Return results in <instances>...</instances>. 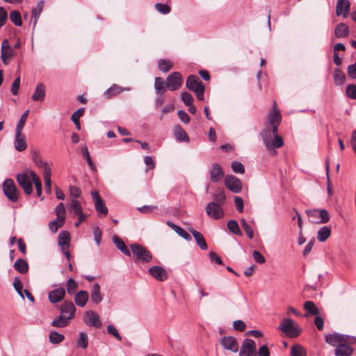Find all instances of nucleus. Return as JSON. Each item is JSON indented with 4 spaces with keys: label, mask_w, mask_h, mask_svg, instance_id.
<instances>
[{
    "label": "nucleus",
    "mask_w": 356,
    "mask_h": 356,
    "mask_svg": "<svg viewBox=\"0 0 356 356\" xmlns=\"http://www.w3.org/2000/svg\"><path fill=\"white\" fill-rule=\"evenodd\" d=\"M175 137L179 141H189V138L186 132L179 125L176 126L175 128Z\"/></svg>",
    "instance_id": "33"
},
{
    "label": "nucleus",
    "mask_w": 356,
    "mask_h": 356,
    "mask_svg": "<svg viewBox=\"0 0 356 356\" xmlns=\"http://www.w3.org/2000/svg\"><path fill=\"white\" fill-rule=\"evenodd\" d=\"M64 222H65V218H58V217H56V218L54 220L51 221L49 223V229L53 232L55 233L58 231V229L59 227H60L63 225Z\"/></svg>",
    "instance_id": "39"
},
{
    "label": "nucleus",
    "mask_w": 356,
    "mask_h": 356,
    "mask_svg": "<svg viewBox=\"0 0 356 356\" xmlns=\"http://www.w3.org/2000/svg\"><path fill=\"white\" fill-rule=\"evenodd\" d=\"M71 207L73 212L79 217L80 220L83 221L86 216H84L82 213L80 202L78 200H72Z\"/></svg>",
    "instance_id": "37"
},
{
    "label": "nucleus",
    "mask_w": 356,
    "mask_h": 356,
    "mask_svg": "<svg viewBox=\"0 0 356 356\" xmlns=\"http://www.w3.org/2000/svg\"><path fill=\"white\" fill-rule=\"evenodd\" d=\"M231 167L235 173L243 174L245 172L244 165L241 162L234 161L232 163Z\"/></svg>",
    "instance_id": "53"
},
{
    "label": "nucleus",
    "mask_w": 356,
    "mask_h": 356,
    "mask_svg": "<svg viewBox=\"0 0 356 356\" xmlns=\"http://www.w3.org/2000/svg\"><path fill=\"white\" fill-rule=\"evenodd\" d=\"M291 356H306L305 349L300 345H294L291 348Z\"/></svg>",
    "instance_id": "43"
},
{
    "label": "nucleus",
    "mask_w": 356,
    "mask_h": 356,
    "mask_svg": "<svg viewBox=\"0 0 356 356\" xmlns=\"http://www.w3.org/2000/svg\"><path fill=\"white\" fill-rule=\"evenodd\" d=\"M90 195L97 216L100 218L105 217L108 213L105 201L97 191L90 192Z\"/></svg>",
    "instance_id": "3"
},
{
    "label": "nucleus",
    "mask_w": 356,
    "mask_h": 356,
    "mask_svg": "<svg viewBox=\"0 0 356 356\" xmlns=\"http://www.w3.org/2000/svg\"><path fill=\"white\" fill-rule=\"evenodd\" d=\"M33 161L39 168H43V172H46V170L47 169L49 172H51V168L48 163L44 161L38 154H35L33 156Z\"/></svg>",
    "instance_id": "47"
},
{
    "label": "nucleus",
    "mask_w": 356,
    "mask_h": 356,
    "mask_svg": "<svg viewBox=\"0 0 356 356\" xmlns=\"http://www.w3.org/2000/svg\"><path fill=\"white\" fill-rule=\"evenodd\" d=\"M214 199L217 201V203L222 204L225 200V195L223 191L218 189L214 195Z\"/></svg>",
    "instance_id": "60"
},
{
    "label": "nucleus",
    "mask_w": 356,
    "mask_h": 356,
    "mask_svg": "<svg viewBox=\"0 0 356 356\" xmlns=\"http://www.w3.org/2000/svg\"><path fill=\"white\" fill-rule=\"evenodd\" d=\"M167 87V81L165 82L164 79L161 77H156L154 82V88L158 95H163Z\"/></svg>",
    "instance_id": "30"
},
{
    "label": "nucleus",
    "mask_w": 356,
    "mask_h": 356,
    "mask_svg": "<svg viewBox=\"0 0 356 356\" xmlns=\"http://www.w3.org/2000/svg\"><path fill=\"white\" fill-rule=\"evenodd\" d=\"M10 19L15 26H20L22 24L21 15L17 10H13L10 13Z\"/></svg>",
    "instance_id": "45"
},
{
    "label": "nucleus",
    "mask_w": 356,
    "mask_h": 356,
    "mask_svg": "<svg viewBox=\"0 0 356 356\" xmlns=\"http://www.w3.org/2000/svg\"><path fill=\"white\" fill-rule=\"evenodd\" d=\"M282 115L280 111H271L268 115V122L272 129H274V132L276 134V130L281 122Z\"/></svg>",
    "instance_id": "17"
},
{
    "label": "nucleus",
    "mask_w": 356,
    "mask_h": 356,
    "mask_svg": "<svg viewBox=\"0 0 356 356\" xmlns=\"http://www.w3.org/2000/svg\"><path fill=\"white\" fill-rule=\"evenodd\" d=\"M43 7H44V1H40L37 3L36 8L32 9V17H33L35 18L34 24H36V21H37L38 18L39 17L42 9H43Z\"/></svg>",
    "instance_id": "50"
},
{
    "label": "nucleus",
    "mask_w": 356,
    "mask_h": 356,
    "mask_svg": "<svg viewBox=\"0 0 356 356\" xmlns=\"http://www.w3.org/2000/svg\"><path fill=\"white\" fill-rule=\"evenodd\" d=\"M90 298L93 303L98 304L102 300V296L100 293V286L99 284L95 283L90 293Z\"/></svg>",
    "instance_id": "27"
},
{
    "label": "nucleus",
    "mask_w": 356,
    "mask_h": 356,
    "mask_svg": "<svg viewBox=\"0 0 356 356\" xmlns=\"http://www.w3.org/2000/svg\"><path fill=\"white\" fill-rule=\"evenodd\" d=\"M14 268L19 273L24 274L29 270V265L23 259H18L14 264Z\"/></svg>",
    "instance_id": "32"
},
{
    "label": "nucleus",
    "mask_w": 356,
    "mask_h": 356,
    "mask_svg": "<svg viewBox=\"0 0 356 356\" xmlns=\"http://www.w3.org/2000/svg\"><path fill=\"white\" fill-rule=\"evenodd\" d=\"M334 34L336 37L339 38H346L349 35V29L345 24L340 23L337 25Z\"/></svg>",
    "instance_id": "29"
},
{
    "label": "nucleus",
    "mask_w": 356,
    "mask_h": 356,
    "mask_svg": "<svg viewBox=\"0 0 356 356\" xmlns=\"http://www.w3.org/2000/svg\"><path fill=\"white\" fill-rule=\"evenodd\" d=\"M144 163L146 165V170H152L155 168V163L150 156H145L144 157Z\"/></svg>",
    "instance_id": "63"
},
{
    "label": "nucleus",
    "mask_w": 356,
    "mask_h": 356,
    "mask_svg": "<svg viewBox=\"0 0 356 356\" xmlns=\"http://www.w3.org/2000/svg\"><path fill=\"white\" fill-rule=\"evenodd\" d=\"M51 172L49 170H46V172H43L44 180V188L47 193H51Z\"/></svg>",
    "instance_id": "44"
},
{
    "label": "nucleus",
    "mask_w": 356,
    "mask_h": 356,
    "mask_svg": "<svg viewBox=\"0 0 356 356\" xmlns=\"http://www.w3.org/2000/svg\"><path fill=\"white\" fill-rule=\"evenodd\" d=\"M199 86H204L199 77L195 75H191L186 80V87L191 91L195 92Z\"/></svg>",
    "instance_id": "23"
},
{
    "label": "nucleus",
    "mask_w": 356,
    "mask_h": 356,
    "mask_svg": "<svg viewBox=\"0 0 356 356\" xmlns=\"http://www.w3.org/2000/svg\"><path fill=\"white\" fill-rule=\"evenodd\" d=\"M167 225L172 228L179 236L184 238L186 241H191V237L190 234L183 228L180 227L179 226L174 224L171 221H168Z\"/></svg>",
    "instance_id": "25"
},
{
    "label": "nucleus",
    "mask_w": 356,
    "mask_h": 356,
    "mask_svg": "<svg viewBox=\"0 0 356 356\" xmlns=\"http://www.w3.org/2000/svg\"><path fill=\"white\" fill-rule=\"evenodd\" d=\"M113 242L117 247L118 250H120L123 254L127 256H131V252L125 245L124 241L119 238L118 236L114 235L113 236Z\"/></svg>",
    "instance_id": "28"
},
{
    "label": "nucleus",
    "mask_w": 356,
    "mask_h": 356,
    "mask_svg": "<svg viewBox=\"0 0 356 356\" xmlns=\"http://www.w3.org/2000/svg\"><path fill=\"white\" fill-rule=\"evenodd\" d=\"M66 287L68 293L72 294L76 291L78 285L74 280L71 278L67 281Z\"/></svg>",
    "instance_id": "56"
},
{
    "label": "nucleus",
    "mask_w": 356,
    "mask_h": 356,
    "mask_svg": "<svg viewBox=\"0 0 356 356\" xmlns=\"http://www.w3.org/2000/svg\"><path fill=\"white\" fill-rule=\"evenodd\" d=\"M318 212H319V221H320V223H326L329 221L330 220V215H329V213L328 211L326 210V209H318Z\"/></svg>",
    "instance_id": "57"
},
{
    "label": "nucleus",
    "mask_w": 356,
    "mask_h": 356,
    "mask_svg": "<svg viewBox=\"0 0 356 356\" xmlns=\"http://www.w3.org/2000/svg\"><path fill=\"white\" fill-rule=\"evenodd\" d=\"M304 309L307 312V314L317 316L320 314V309L312 301H306L304 304Z\"/></svg>",
    "instance_id": "35"
},
{
    "label": "nucleus",
    "mask_w": 356,
    "mask_h": 356,
    "mask_svg": "<svg viewBox=\"0 0 356 356\" xmlns=\"http://www.w3.org/2000/svg\"><path fill=\"white\" fill-rule=\"evenodd\" d=\"M331 234V229L327 226H323L319 229L317 233V239L320 242L326 241Z\"/></svg>",
    "instance_id": "34"
},
{
    "label": "nucleus",
    "mask_w": 356,
    "mask_h": 356,
    "mask_svg": "<svg viewBox=\"0 0 356 356\" xmlns=\"http://www.w3.org/2000/svg\"><path fill=\"white\" fill-rule=\"evenodd\" d=\"M224 182L226 187L234 193H238L242 190L241 181L234 176H226Z\"/></svg>",
    "instance_id": "10"
},
{
    "label": "nucleus",
    "mask_w": 356,
    "mask_h": 356,
    "mask_svg": "<svg viewBox=\"0 0 356 356\" xmlns=\"http://www.w3.org/2000/svg\"><path fill=\"white\" fill-rule=\"evenodd\" d=\"M325 341L332 346L337 347L339 343H342L343 342L355 343L356 339L354 337L348 335L333 333L325 336Z\"/></svg>",
    "instance_id": "6"
},
{
    "label": "nucleus",
    "mask_w": 356,
    "mask_h": 356,
    "mask_svg": "<svg viewBox=\"0 0 356 356\" xmlns=\"http://www.w3.org/2000/svg\"><path fill=\"white\" fill-rule=\"evenodd\" d=\"M122 91H123V89L121 87H119L116 85H113L110 88H108L105 92V95L109 98V97H111L113 96L120 94Z\"/></svg>",
    "instance_id": "48"
},
{
    "label": "nucleus",
    "mask_w": 356,
    "mask_h": 356,
    "mask_svg": "<svg viewBox=\"0 0 356 356\" xmlns=\"http://www.w3.org/2000/svg\"><path fill=\"white\" fill-rule=\"evenodd\" d=\"M88 345V335L85 332H81L76 342L77 348L86 349Z\"/></svg>",
    "instance_id": "42"
},
{
    "label": "nucleus",
    "mask_w": 356,
    "mask_h": 356,
    "mask_svg": "<svg viewBox=\"0 0 356 356\" xmlns=\"http://www.w3.org/2000/svg\"><path fill=\"white\" fill-rule=\"evenodd\" d=\"M209 174L211 180L213 182L220 181L224 176L222 168L217 163L213 164Z\"/></svg>",
    "instance_id": "19"
},
{
    "label": "nucleus",
    "mask_w": 356,
    "mask_h": 356,
    "mask_svg": "<svg viewBox=\"0 0 356 356\" xmlns=\"http://www.w3.org/2000/svg\"><path fill=\"white\" fill-rule=\"evenodd\" d=\"M306 213L307 214L309 220L312 223H316V224L320 223L318 209L307 210V211H306Z\"/></svg>",
    "instance_id": "46"
},
{
    "label": "nucleus",
    "mask_w": 356,
    "mask_h": 356,
    "mask_svg": "<svg viewBox=\"0 0 356 356\" xmlns=\"http://www.w3.org/2000/svg\"><path fill=\"white\" fill-rule=\"evenodd\" d=\"M14 145L16 150L19 152L24 151L27 147L26 137L22 131H15V138Z\"/></svg>",
    "instance_id": "16"
},
{
    "label": "nucleus",
    "mask_w": 356,
    "mask_h": 356,
    "mask_svg": "<svg viewBox=\"0 0 356 356\" xmlns=\"http://www.w3.org/2000/svg\"><path fill=\"white\" fill-rule=\"evenodd\" d=\"M29 113V110H27L22 115V116L16 126L15 131H22L23 128L25 125L26 121L27 120Z\"/></svg>",
    "instance_id": "51"
},
{
    "label": "nucleus",
    "mask_w": 356,
    "mask_h": 356,
    "mask_svg": "<svg viewBox=\"0 0 356 356\" xmlns=\"http://www.w3.org/2000/svg\"><path fill=\"white\" fill-rule=\"evenodd\" d=\"M131 252L136 259L142 262H149L152 258L150 252L145 247L139 244L131 245Z\"/></svg>",
    "instance_id": "4"
},
{
    "label": "nucleus",
    "mask_w": 356,
    "mask_h": 356,
    "mask_svg": "<svg viewBox=\"0 0 356 356\" xmlns=\"http://www.w3.org/2000/svg\"><path fill=\"white\" fill-rule=\"evenodd\" d=\"M346 92L347 96L353 99H356V85L349 84L346 86Z\"/></svg>",
    "instance_id": "54"
},
{
    "label": "nucleus",
    "mask_w": 356,
    "mask_h": 356,
    "mask_svg": "<svg viewBox=\"0 0 356 356\" xmlns=\"http://www.w3.org/2000/svg\"><path fill=\"white\" fill-rule=\"evenodd\" d=\"M188 230L193 234L200 248L202 250H207L208 245L202 234L194 229H189Z\"/></svg>",
    "instance_id": "22"
},
{
    "label": "nucleus",
    "mask_w": 356,
    "mask_h": 356,
    "mask_svg": "<svg viewBox=\"0 0 356 356\" xmlns=\"http://www.w3.org/2000/svg\"><path fill=\"white\" fill-rule=\"evenodd\" d=\"M60 314H65L70 319L74 318L76 308L71 301H65L60 308Z\"/></svg>",
    "instance_id": "20"
},
{
    "label": "nucleus",
    "mask_w": 356,
    "mask_h": 356,
    "mask_svg": "<svg viewBox=\"0 0 356 356\" xmlns=\"http://www.w3.org/2000/svg\"><path fill=\"white\" fill-rule=\"evenodd\" d=\"M227 227L230 232L237 235H241V232L238 227L237 222L234 220H231L227 222Z\"/></svg>",
    "instance_id": "49"
},
{
    "label": "nucleus",
    "mask_w": 356,
    "mask_h": 356,
    "mask_svg": "<svg viewBox=\"0 0 356 356\" xmlns=\"http://www.w3.org/2000/svg\"><path fill=\"white\" fill-rule=\"evenodd\" d=\"M16 178L19 185L22 187L24 192L28 195L32 194L33 188L30 171L29 172L18 174Z\"/></svg>",
    "instance_id": "7"
},
{
    "label": "nucleus",
    "mask_w": 356,
    "mask_h": 356,
    "mask_svg": "<svg viewBox=\"0 0 356 356\" xmlns=\"http://www.w3.org/2000/svg\"><path fill=\"white\" fill-rule=\"evenodd\" d=\"M65 339L63 334H60L55 331H51L49 333V341L53 344H58Z\"/></svg>",
    "instance_id": "40"
},
{
    "label": "nucleus",
    "mask_w": 356,
    "mask_h": 356,
    "mask_svg": "<svg viewBox=\"0 0 356 356\" xmlns=\"http://www.w3.org/2000/svg\"><path fill=\"white\" fill-rule=\"evenodd\" d=\"M30 175L35 184L36 190L42 189V182L37 174L33 171H30Z\"/></svg>",
    "instance_id": "58"
},
{
    "label": "nucleus",
    "mask_w": 356,
    "mask_h": 356,
    "mask_svg": "<svg viewBox=\"0 0 356 356\" xmlns=\"http://www.w3.org/2000/svg\"><path fill=\"white\" fill-rule=\"evenodd\" d=\"M346 76L344 73L339 69H336L334 72V81L337 85H342L344 83Z\"/></svg>",
    "instance_id": "41"
},
{
    "label": "nucleus",
    "mask_w": 356,
    "mask_h": 356,
    "mask_svg": "<svg viewBox=\"0 0 356 356\" xmlns=\"http://www.w3.org/2000/svg\"><path fill=\"white\" fill-rule=\"evenodd\" d=\"M3 190L5 195L10 201L16 202L19 200V191L13 179H8L4 181Z\"/></svg>",
    "instance_id": "5"
},
{
    "label": "nucleus",
    "mask_w": 356,
    "mask_h": 356,
    "mask_svg": "<svg viewBox=\"0 0 356 356\" xmlns=\"http://www.w3.org/2000/svg\"><path fill=\"white\" fill-rule=\"evenodd\" d=\"M45 95V86L42 83H40L36 86L31 99L33 101L42 102L44 100Z\"/></svg>",
    "instance_id": "21"
},
{
    "label": "nucleus",
    "mask_w": 356,
    "mask_h": 356,
    "mask_svg": "<svg viewBox=\"0 0 356 356\" xmlns=\"http://www.w3.org/2000/svg\"><path fill=\"white\" fill-rule=\"evenodd\" d=\"M255 350V342L251 339H245L241 347L239 356H252Z\"/></svg>",
    "instance_id": "11"
},
{
    "label": "nucleus",
    "mask_w": 356,
    "mask_h": 356,
    "mask_svg": "<svg viewBox=\"0 0 356 356\" xmlns=\"http://www.w3.org/2000/svg\"><path fill=\"white\" fill-rule=\"evenodd\" d=\"M1 53V58L2 62L5 65H8V59L15 55V51L11 49L9 42L7 39H5L2 41Z\"/></svg>",
    "instance_id": "13"
},
{
    "label": "nucleus",
    "mask_w": 356,
    "mask_h": 356,
    "mask_svg": "<svg viewBox=\"0 0 356 356\" xmlns=\"http://www.w3.org/2000/svg\"><path fill=\"white\" fill-rule=\"evenodd\" d=\"M107 331L109 334L115 337L118 340L122 341V337L119 334L118 330L113 325H108L107 327Z\"/></svg>",
    "instance_id": "61"
},
{
    "label": "nucleus",
    "mask_w": 356,
    "mask_h": 356,
    "mask_svg": "<svg viewBox=\"0 0 356 356\" xmlns=\"http://www.w3.org/2000/svg\"><path fill=\"white\" fill-rule=\"evenodd\" d=\"M207 214L213 219H221L224 216V211L221 204L216 202H211L207 204L205 207Z\"/></svg>",
    "instance_id": "8"
},
{
    "label": "nucleus",
    "mask_w": 356,
    "mask_h": 356,
    "mask_svg": "<svg viewBox=\"0 0 356 356\" xmlns=\"http://www.w3.org/2000/svg\"><path fill=\"white\" fill-rule=\"evenodd\" d=\"M70 320L65 314H60L54 319L51 325L55 327H65L69 325Z\"/></svg>",
    "instance_id": "26"
},
{
    "label": "nucleus",
    "mask_w": 356,
    "mask_h": 356,
    "mask_svg": "<svg viewBox=\"0 0 356 356\" xmlns=\"http://www.w3.org/2000/svg\"><path fill=\"white\" fill-rule=\"evenodd\" d=\"M220 343L225 350H230L233 353H237L238 351L239 346L236 339L234 337H223L221 338Z\"/></svg>",
    "instance_id": "12"
},
{
    "label": "nucleus",
    "mask_w": 356,
    "mask_h": 356,
    "mask_svg": "<svg viewBox=\"0 0 356 356\" xmlns=\"http://www.w3.org/2000/svg\"><path fill=\"white\" fill-rule=\"evenodd\" d=\"M173 67V62L168 59H161L159 61V68L161 72H168Z\"/></svg>",
    "instance_id": "38"
},
{
    "label": "nucleus",
    "mask_w": 356,
    "mask_h": 356,
    "mask_svg": "<svg viewBox=\"0 0 356 356\" xmlns=\"http://www.w3.org/2000/svg\"><path fill=\"white\" fill-rule=\"evenodd\" d=\"M65 294V289L63 288H58L50 291L48 298L51 303H56L63 298Z\"/></svg>",
    "instance_id": "24"
},
{
    "label": "nucleus",
    "mask_w": 356,
    "mask_h": 356,
    "mask_svg": "<svg viewBox=\"0 0 356 356\" xmlns=\"http://www.w3.org/2000/svg\"><path fill=\"white\" fill-rule=\"evenodd\" d=\"M349 8L350 3L348 0H338L336 6V15L346 17Z\"/></svg>",
    "instance_id": "18"
},
{
    "label": "nucleus",
    "mask_w": 356,
    "mask_h": 356,
    "mask_svg": "<svg viewBox=\"0 0 356 356\" xmlns=\"http://www.w3.org/2000/svg\"><path fill=\"white\" fill-rule=\"evenodd\" d=\"M149 273L159 281H164L168 278L167 272L161 266H152L149 269Z\"/></svg>",
    "instance_id": "15"
},
{
    "label": "nucleus",
    "mask_w": 356,
    "mask_h": 356,
    "mask_svg": "<svg viewBox=\"0 0 356 356\" xmlns=\"http://www.w3.org/2000/svg\"><path fill=\"white\" fill-rule=\"evenodd\" d=\"M252 257L254 260L259 264H262L266 262L265 257L257 250H254L253 252Z\"/></svg>",
    "instance_id": "62"
},
{
    "label": "nucleus",
    "mask_w": 356,
    "mask_h": 356,
    "mask_svg": "<svg viewBox=\"0 0 356 356\" xmlns=\"http://www.w3.org/2000/svg\"><path fill=\"white\" fill-rule=\"evenodd\" d=\"M70 234L67 231L61 232L58 235V243L60 248H68L70 245Z\"/></svg>",
    "instance_id": "36"
},
{
    "label": "nucleus",
    "mask_w": 356,
    "mask_h": 356,
    "mask_svg": "<svg viewBox=\"0 0 356 356\" xmlns=\"http://www.w3.org/2000/svg\"><path fill=\"white\" fill-rule=\"evenodd\" d=\"M354 343L343 342L339 343L335 349V356H351L353 348L350 346Z\"/></svg>",
    "instance_id": "14"
},
{
    "label": "nucleus",
    "mask_w": 356,
    "mask_h": 356,
    "mask_svg": "<svg viewBox=\"0 0 356 356\" xmlns=\"http://www.w3.org/2000/svg\"><path fill=\"white\" fill-rule=\"evenodd\" d=\"M155 8L161 14L166 15L170 12V8L168 5L161 3H156Z\"/></svg>",
    "instance_id": "59"
},
{
    "label": "nucleus",
    "mask_w": 356,
    "mask_h": 356,
    "mask_svg": "<svg viewBox=\"0 0 356 356\" xmlns=\"http://www.w3.org/2000/svg\"><path fill=\"white\" fill-rule=\"evenodd\" d=\"M90 325H92L97 328L101 327L102 325L99 316L92 311H90Z\"/></svg>",
    "instance_id": "52"
},
{
    "label": "nucleus",
    "mask_w": 356,
    "mask_h": 356,
    "mask_svg": "<svg viewBox=\"0 0 356 356\" xmlns=\"http://www.w3.org/2000/svg\"><path fill=\"white\" fill-rule=\"evenodd\" d=\"M88 299V292L86 291H80L74 297V301L76 305L83 307Z\"/></svg>",
    "instance_id": "31"
},
{
    "label": "nucleus",
    "mask_w": 356,
    "mask_h": 356,
    "mask_svg": "<svg viewBox=\"0 0 356 356\" xmlns=\"http://www.w3.org/2000/svg\"><path fill=\"white\" fill-rule=\"evenodd\" d=\"M13 286L18 294L24 299V296L23 295V286L21 280L18 277L15 278Z\"/></svg>",
    "instance_id": "55"
},
{
    "label": "nucleus",
    "mask_w": 356,
    "mask_h": 356,
    "mask_svg": "<svg viewBox=\"0 0 356 356\" xmlns=\"http://www.w3.org/2000/svg\"><path fill=\"white\" fill-rule=\"evenodd\" d=\"M167 87L172 91L181 88L183 83V78L179 72H175L169 74L166 79Z\"/></svg>",
    "instance_id": "9"
},
{
    "label": "nucleus",
    "mask_w": 356,
    "mask_h": 356,
    "mask_svg": "<svg viewBox=\"0 0 356 356\" xmlns=\"http://www.w3.org/2000/svg\"><path fill=\"white\" fill-rule=\"evenodd\" d=\"M348 75L353 79H356V62L348 67Z\"/></svg>",
    "instance_id": "64"
},
{
    "label": "nucleus",
    "mask_w": 356,
    "mask_h": 356,
    "mask_svg": "<svg viewBox=\"0 0 356 356\" xmlns=\"http://www.w3.org/2000/svg\"><path fill=\"white\" fill-rule=\"evenodd\" d=\"M261 136L266 149L269 150L273 148H280L284 145L282 138L279 136L277 130H276V134L274 132V129H272V130L269 129H264L261 133Z\"/></svg>",
    "instance_id": "1"
},
{
    "label": "nucleus",
    "mask_w": 356,
    "mask_h": 356,
    "mask_svg": "<svg viewBox=\"0 0 356 356\" xmlns=\"http://www.w3.org/2000/svg\"><path fill=\"white\" fill-rule=\"evenodd\" d=\"M279 330L288 337H297L301 333L298 325L291 318H284L279 325Z\"/></svg>",
    "instance_id": "2"
}]
</instances>
